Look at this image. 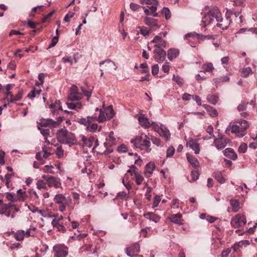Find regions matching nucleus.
<instances>
[{
  "label": "nucleus",
  "mask_w": 257,
  "mask_h": 257,
  "mask_svg": "<svg viewBox=\"0 0 257 257\" xmlns=\"http://www.w3.org/2000/svg\"><path fill=\"white\" fill-rule=\"evenodd\" d=\"M231 22L230 18L227 14L225 19L222 18L221 14L217 7L211 8L205 14L202 19L204 28L212 25H216L217 27L222 30L227 29Z\"/></svg>",
  "instance_id": "1"
},
{
  "label": "nucleus",
  "mask_w": 257,
  "mask_h": 257,
  "mask_svg": "<svg viewBox=\"0 0 257 257\" xmlns=\"http://www.w3.org/2000/svg\"><path fill=\"white\" fill-rule=\"evenodd\" d=\"M249 127V123L247 121L244 119H241L235 124L229 125L225 130V133L231 131V133L239 138H242L246 134V130Z\"/></svg>",
  "instance_id": "2"
},
{
  "label": "nucleus",
  "mask_w": 257,
  "mask_h": 257,
  "mask_svg": "<svg viewBox=\"0 0 257 257\" xmlns=\"http://www.w3.org/2000/svg\"><path fill=\"white\" fill-rule=\"evenodd\" d=\"M131 143L136 148L141 150H145L146 152L149 153L151 151L150 148V138L146 134L138 136L131 141Z\"/></svg>",
  "instance_id": "3"
},
{
  "label": "nucleus",
  "mask_w": 257,
  "mask_h": 257,
  "mask_svg": "<svg viewBox=\"0 0 257 257\" xmlns=\"http://www.w3.org/2000/svg\"><path fill=\"white\" fill-rule=\"evenodd\" d=\"M57 139L59 142L70 146L75 142V136L74 134L67 131L65 128H61L57 133Z\"/></svg>",
  "instance_id": "4"
},
{
  "label": "nucleus",
  "mask_w": 257,
  "mask_h": 257,
  "mask_svg": "<svg viewBox=\"0 0 257 257\" xmlns=\"http://www.w3.org/2000/svg\"><path fill=\"white\" fill-rule=\"evenodd\" d=\"M99 110V114L97 117L96 115H93V119L97 120L99 122H103L107 120L111 119L114 115V112L111 105L103 109H99L98 108L95 109V111Z\"/></svg>",
  "instance_id": "5"
},
{
  "label": "nucleus",
  "mask_w": 257,
  "mask_h": 257,
  "mask_svg": "<svg viewBox=\"0 0 257 257\" xmlns=\"http://www.w3.org/2000/svg\"><path fill=\"white\" fill-rule=\"evenodd\" d=\"M152 126L154 130L157 132L161 137L164 138L166 141L170 140L171 133L164 124H161L159 125L157 123L152 121Z\"/></svg>",
  "instance_id": "6"
},
{
  "label": "nucleus",
  "mask_w": 257,
  "mask_h": 257,
  "mask_svg": "<svg viewBox=\"0 0 257 257\" xmlns=\"http://www.w3.org/2000/svg\"><path fill=\"white\" fill-rule=\"evenodd\" d=\"M55 257H65L68 254V248L64 244H56L53 247Z\"/></svg>",
  "instance_id": "7"
},
{
  "label": "nucleus",
  "mask_w": 257,
  "mask_h": 257,
  "mask_svg": "<svg viewBox=\"0 0 257 257\" xmlns=\"http://www.w3.org/2000/svg\"><path fill=\"white\" fill-rule=\"evenodd\" d=\"M246 223L245 216L243 214H237L230 221V224L234 228L240 227Z\"/></svg>",
  "instance_id": "8"
},
{
  "label": "nucleus",
  "mask_w": 257,
  "mask_h": 257,
  "mask_svg": "<svg viewBox=\"0 0 257 257\" xmlns=\"http://www.w3.org/2000/svg\"><path fill=\"white\" fill-rule=\"evenodd\" d=\"M42 177L46 180L49 187H54L56 189L62 187L60 178L47 175H43Z\"/></svg>",
  "instance_id": "9"
},
{
  "label": "nucleus",
  "mask_w": 257,
  "mask_h": 257,
  "mask_svg": "<svg viewBox=\"0 0 257 257\" xmlns=\"http://www.w3.org/2000/svg\"><path fill=\"white\" fill-rule=\"evenodd\" d=\"M140 3L142 5L146 4L149 6L148 8L151 11L153 17H157L159 16L158 13H157V6L159 4L157 0H141Z\"/></svg>",
  "instance_id": "10"
},
{
  "label": "nucleus",
  "mask_w": 257,
  "mask_h": 257,
  "mask_svg": "<svg viewBox=\"0 0 257 257\" xmlns=\"http://www.w3.org/2000/svg\"><path fill=\"white\" fill-rule=\"evenodd\" d=\"M54 201L55 203L58 204H70L71 203L72 200L69 195L57 194L54 198Z\"/></svg>",
  "instance_id": "11"
},
{
  "label": "nucleus",
  "mask_w": 257,
  "mask_h": 257,
  "mask_svg": "<svg viewBox=\"0 0 257 257\" xmlns=\"http://www.w3.org/2000/svg\"><path fill=\"white\" fill-rule=\"evenodd\" d=\"M153 53V58L158 63H162L166 59V52L163 49H155Z\"/></svg>",
  "instance_id": "12"
},
{
  "label": "nucleus",
  "mask_w": 257,
  "mask_h": 257,
  "mask_svg": "<svg viewBox=\"0 0 257 257\" xmlns=\"http://www.w3.org/2000/svg\"><path fill=\"white\" fill-rule=\"evenodd\" d=\"M49 108L53 115L60 114V112L63 111L61 103L59 100H56L55 102H51Z\"/></svg>",
  "instance_id": "13"
},
{
  "label": "nucleus",
  "mask_w": 257,
  "mask_h": 257,
  "mask_svg": "<svg viewBox=\"0 0 257 257\" xmlns=\"http://www.w3.org/2000/svg\"><path fill=\"white\" fill-rule=\"evenodd\" d=\"M64 117L62 116L58 117L56 121H54L51 118H47L43 119L41 122V124L42 126H49L55 127L61 123Z\"/></svg>",
  "instance_id": "14"
},
{
  "label": "nucleus",
  "mask_w": 257,
  "mask_h": 257,
  "mask_svg": "<svg viewBox=\"0 0 257 257\" xmlns=\"http://www.w3.org/2000/svg\"><path fill=\"white\" fill-rule=\"evenodd\" d=\"M197 141V140L190 139L187 142V146L193 150L195 154H198L200 153V145Z\"/></svg>",
  "instance_id": "15"
},
{
  "label": "nucleus",
  "mask_w": 257,
  "mask_h": 257,
  "mask_svg": "<svg viewBox=\"0 0 257 257\" xmlns=\"http://www.w3.org/2000/svg\"><path fill=\"white\" fill-rule=\"evenodd\" d=\"M151 42L155 44L154 46L155 49H163V48H165L166 47V41L164 40L159 36H156L151 41Z\"/></svg>",
  "instance_id": "16"
},
{
  "label": "nucleus",
  "mask_w": 257,
  "mask_h": 257,
  "mask_svg": "<svg viewBox=\"0 0 257 257\" xmlns=\"http://www.w3.org/2000/svg\"><path fill=\"white\" fill-rule=\"evenodd\" d=\"M230 142V140L227 139L215 138L214 143L216 148L218 149H222L225 148L227 144Z\"/></svg>",
  "instance_id": "17"
},
{
  "label": "nucleus",
  "mask_w": 257,
  "mask_h": 257,
  "mask_svg": "<svg viewBox=\"0 0 257 257\" xmlns=\"http://www.w3.org/2000/svg\"><path fill=\"white\" fill-rule=\"evenodd\" d=\"M140 250V246L139 244L136 243L126 248V253L127 255L130 257H135V255L132 254V253L139 252Z\"/></svg>",
  "instance_id": "18"
},
{
  "label": "nucleus",
  "mask_w": 257,
  "mask_h": 257,
  "mask_svg": "<svg viewBox=\"0 0 257 257\" xmlns=\"http://www.w3.org/2000/svg\"><path fill=\"white\" fill-rule=\"evenodd\" d=\"M138 119L139 124L145 128H149L151 125H152V122L151 123L149 121V119L145 117L144 114L139 116Z\"/></svg>",
  "instance_id": "19"
},
{
  "label": "nucleus",
  "mask_w": 257,
  "mask_h": 257,
  "mask_svg": "<svg viewBox=\"0 0 257 257\" xmlns=\"http://www.w3.org/2000/svg\"><path fill=\"white\" fill-rule=\"evenodd\" d=\"M182 215L181 213H177L175 214H172L169 217V219L170 221L182 225L183 224V220L182 219Z\"/></svg>",
  "instance_id": "20"
},
{
  "label": "nucleus",
  "mask_w": 257,
  "mask_h": 257,
  "mask_svg": "<svg viewBox=\"0 0 257 257\" xmlns=\"http://www.w3.org/2000/svg\"><path fill=\"white\" fill-rule=\"evenodd\" d=\"M249 244V241L247 240H240L237 242L235 243L232 246L234 251H237L240 248L246 247Z\"/></svg>",
  "instance_id": "21"
},
{
  "label": "nucleus",
  "mask_w": 257,
  "mask_h": 257,
  "mask_svg": "<svg viewBox=\"0 0 257 257\" xmlns=\"http://www.w3.org/2000/svg\"><path fill=\"white\" fill-rule=\"evenodd\" d=\"M179 50L176 48H170L167 51L168 59L170 61H172L179 56Z\"/></svg>",
  "instance_id": "22"
},
{
  "label": "nucleus",
  "mask_w": 257,
  "mask_h": 257,
  "mask_svg": "<svg viewBox=\"0 0 257 257\" xmlns=\"http://www.w3.org/2000/svg\"><path fill=\"white\" fill-rule=\"evenodd\" d=\"M80 137L81 138V141L83 143L89 148H91L92 146L95 141V138L93 137L86 138L84 136L82 135L80 136Z\"/></svg>",
  "instance_id": "23"
},
{
  "label": "nucleus",
  "mask_w": 257,
  "mask_h": 257,
  "mask_svg": "<svg viewBox=\"0 0 257 257\" xmlns=\"http://www.w3.org/2000/svg\"><path fill=\"white\" fill-rule=\"evenodd\" d=\"M23 95V91L20 90L16 95H14L12 94L9 98H8L7 101L9 103H14L16 101H19L22 98Z\"/></svg>",
  "instance_id": "24"
},
{
  "label": "nucleus",
  "mask_w": 257,
  "mask_h": 257,
  "mask_svg": "<svg viewBox=\"0 0 257 257\" xmlns=\"http://www.w3.org/2000/svg\"><path fill=\"white\" fill-rule=\"evenodd\" d=\"M144 23L147 26L154 28L158 26V20L149 16H146L144 19Z\"/></svg>",
  "instance_id": "25"
},
{
  "label": "nucleus",
  "mask_w": 257,
  "mask_h": 257,
  "mask_svg": "<svg viewBox=\"0 0 257 257\" xmlns=\"http://www.w3.org/2000/svg\"><path fill=\"white\" fill-rule=\"evenodd\" d=\"M223 152L224 156L232 160H234L237 159V156L236 154L231 148H226L223 151Z\"/></svg>",
  "instance_id": "26"
},
{
  "label": "nucleus",
  "mask_w": 257,
  "mask_h": 257,
  "mask_svg": "<svg viewBox=\"0 0 257 257\" xmlns=\"http://www.w3.org/2000/svg\"><path fill=\"white\" fill-rule=\"evenodd\" d=\"M14 206H15L12 203H4L3 200L0 199V214L8 211L11 208Z\"/></svg>",
  "instance_id": "27"
},
{
  "label": "nucleus",
  "mask_w": 257,
  "mask_h": 257,
  "mask_svg": "<svg viewBox=\"0 0 257 257\" xmlns=\"http://www.w3.org/2000/svg\"><path fill=\"white\" fill-rule=\"evenodd\" d=\"M144 217L152 221L157 223L160 219V217L152 212H148L144 214Z\"/></svg>",
  "instance_id": "28"
},
{
  "label": "nucleus",
  "mask_w": 257,
  "mask_h": 257,
  "mask_svg": "<svg viewBox=\"0 0 257 257\" xmlns=\"http://www.w3.org/2000/svg\"><path fill=\"white\" fill-rule=\"evenodd\" d=\"M207 101L211 104L215 105L219 101V96L218 93L209 94L207 96Z\"/></svg>",
  "instance_id": "29"
},
{
  "label": "nucleus",
  "mask_w": 257,
  "mask_h": 257,
  "mask_svg": "<svg viewBox=\"0 0 257 257\" xmlns=\"http://www.w3.org/2000/svg\"><path fill=\"white\" fill-rule=\"evenodd\" d=\"M66 104L68 108L73 110H77L81 109L82 107V104L79 102H66Z\"/></svg>",
  "instance_id": "30"
},
{
  "label": "nucleus",
  "mask_w": 257,
  "mask_h": 257,
  "mask_svg": "<svg viewBox=\"0 0 257 257\" xmlns=\"http://www.w3.org/2000/svg\"><path fill=\"white\" fill-rule=\"evenodd\" d=\"M202 106L206 110L210 116L212 117H215L217 115V111L211 106L206 104H203Z\"/></svg>",
  "instance_id": "31"
},
{
  "label": "nucleus",
  "mask_w": 257,
  "mask_h": 257,
  "mask_svg": "<svg viewBox=\"0 0 257 257\" xmlns=\"http://www.w3.org/2000/svg\"><path fill=\"white\" fill-rule=\"evenodd\" d=\"M155 165L152 162H149L145 166V174L146 176L149 175L150 176L153 173Z\"/></svg>",
  "instance_id": "32"
},
{
  "label": "nucleus",
  "mask_w": 257,
  "mask_h": 257,
  "mask_svg": "<svg viewBox=\"0 0 257 257\" xmlns=\"http://www.w3.org/2000/svg\"><path fill=\"white\" fill-rule=\"evenodd\" d=\"M87 128L91 132H95L97 131H98V132H100L101 130V126H98L97 123H93L92 121H90Z\"/></svg>",
  "instance_id": "33"
},
{
  "label": "nucleus",
  "mask_w": 257,
  "mask_h": 257,
  "mask_svg": "<svg viewBox=\"0 0 257 257\" xmlns=\"http://www.w3.org/2000/svg\"><path fill=\"white\" fill-rule=\"evenodd\" d=\"M213 176L220 184H223L226 181V179L220 171L215 172L213 174Z\"/></svg>",
  "instance_id": "34"
},
{
  "label": "nucleus",
  "mask_w": 257,
  "mask_h": 257,
  "mask_svg": "<svg viewBox=\"0 0 257 257\" xmlns=\"http://www.w3.org/2000/svg\"><path fill=\"white\" fill-rule=\"evenodd\" d=\"M186 157L188 161L194 167L197 168L199 166V162L198 160L188 154H186Z\"/></svg>",
  "instance_id": "35"
},
{
  "label": "nucleus",
  "mask_w": 257,
  "mask_h": 257,
  "mask_svg": "<svg viewBox=\"0 0 257 257\" xmlns=\"http://www.w3.org/2000/svg\"><path fill=\"white\" fill-rule=\"evenodd\" d=\"M230 202L232 207V211L234 212H238L240 208V203L239 201L234 199H231Z\"/></svg>",
  "instance_id": "36"
},
{
  "label": "nucleus",
  "mask_w": 257,
  "mask_h": 257,
  "mask_svg": "<svg viewBox=\"0 0 257 257\" xmlns=\"http://www.w3.org/2000/svg\"><path fill=\"white\" fill-rule=\"evenodd\" d=\"M135 182L137 185L141 184L144 180V177L139 172H135Z\"/></svg>",
  "instance_id": "37"
},
{
  "label": "nucleus",
  "mask_w": 257,
  "mask_h": 257,
  "mask_svg": "<svg viewBox=\"0 0 257 257\" xmlns=\"http://www.w3.org/2000/svg\"><path fill=\"white\" fill-rule=\"evenodd\" d=\"M213 81L215 83L216 85H218L220 83L224 82H228L229 81V77L228 75H226L224 77H221L219 78H214Z\"/></svg>",
  "instance_id": "38"
},
{
  "label": "nucleus",
  "mask_w": 257,
  "mask_h": 257,
  "mask_svg": "<svg viewBox=\"0 0 257 257\" xmlns=\"http://www.w3.org/2000/svg\"><path fill=\"white\" fill-rule=\"evenodd\" d=\"M47 183H46L43 180H39L36 182L37 188L40 190L42 189L47 190Z\"/></svg>",
  "instance_id": "39"
},
{
  "label": "nucleus",
  "mask_w": 257,
  "mask_h": 257,
  "mask_svg": "<svg viewBox=\"0 0 257 257\" xmlns=\"http://www.w3.org/2000/svg\"><path fill=\"white\" fill-rule=\"evenodd\" d=\"M104 64H105V67H115L114 70H116L117 68V67L116 66L114 62L110 60H106L105 61H101L99 63V65L100 66H102Z\"/></svg>",
  "instance_id": "40"
},
{
  "label": "nucleus",
  "mask_w": 257,
  "mask_h": 257,
  "mask_svg": "<svg viewBox=\"0 0 257 257\" xmlns=\"http://www.w3.org/2000/svg\"><path fill=\"white\" fill-rule=\"evenodd\" d=\"M81 94L76 92H72L69 95V98L72 101L79 100L81 98Z\"/></svg>",
  "instance_id": "41"
},
{
  "label": "nucleus",
  "mask_w": 257,
  "mask_h": 257,
  "mask_svg": "<svg viewBox=\"0 0 257 257\" xmlns=\"http://www.w3.org/2000/svg\"><path fill=\"white\" fill-rule=\"evenodd\" d=\"M202 69L204 72H211L214 69V67L211 63H207L202 66Z\"/></svg>",
  "instance_id": "42"
},
{
  "label": "nucleus",
  "mask_w": 257,
  "mask_h": 257,
  "mask_svg": "<svg viewBox=\"0 0 257 257\" xmlns=\"http://www.w3.org/2000/svg\"><path fill=\"white\" fill-rule=\"evenodd\" d=\"M15 237L17 240H23L25 237V231L23 230L17 231L15 234Z\"/></svg>",
  "instance_id": "43"
},
{
  "label": "nucleus",
  "mask_w": 257,
  "mask_h": 257,
  "mask_svg": "<svg viewBox=\"0 0 257 257\" xmlns=\"http://www.w3.org/2000/svg\"><path fill=\"white\" fill-rule=\"evenodd\" d=\"M161 14L165 16L166 20L169 19L171 17V13L170 10L166 7H164L162 9Z\"/></svg>",
  "instance_id": "44"
},
{
  "label": "nucleus",
  "mask_w": 257,
  "mask_h": 257,
  "mask_svg": "<svg viewBox=\"0 0 257 257\" xmlns=\"http://www.w3.org/2000/svg\"><path fill=\"white\" fill-rule=\"evenodd\" d=\"M172 80L175 81L179 86H182L184 84V80L178 75H173Z\"/></svg>",
  "instance_id": "45"
},
{
  "label": "nucleus",
  "mask_w": 257,
  "mask_h": 257,
  "mask_svg": "<svg viewBox=\"0 0 257 257\" xmlns=\"http://www.w3.org/2000/svg\"><path fill=\"white\" fill-rule=\"evenodd\" d=\"M41 92V90L39 89L36 90L35 88H34L28 94V97L30 98H34L37 95H40Z\"/></svg>",
  "instance_id": "46"
},
{
  "label": "nucleus",
  "mask_w": 257,
  "mask_h": 257,
  "mask_svg": "<svg viewBox=\"0 0 257 257\" xmlns=\"http://www.w3.org/2000/svg\"><path fill=\"white\" fill-rule=\"evenodd\" d=\"M113 134L114 133L112 131H111L109 133L108 138H106V139L107 143L106 142L104 143L105 146H106L107 143H109V145H111L114 143L115 139L113 137Z\"/></svg>",
  "instance_id": "47"
},
{
  "label": "nucleus",
  "mask_w": 257,
  "mask_h": 257,
  "mask_svg": "<svg viewBox=\"0 0 257 257\" xmlns=\"http://www.w3.org/2000/svg\"><path fill=\"white\" fill-rule=\"evenodd\" d=\"M94 120L93 119V115L92 116H88L87 117V118H82L80 119L79 121V122L85 125H86L87 127L88 126V123H89L90 121H93Z\"/></svg>",
  "instance_id": "48"
},
{
  "label": "nucleus",
  "mask_w": 257,
  "mask_h": 257,
  "mask_svg": "<svg viewBox=\"0 0 257 257\" xmlns=\"http://www.w3.org/2000/svg\"><path fill=\"white\" fill-rule=\"evenodd\" d=\"M141 234L145 237H147L151 235V227H146L141 230Z\"/></svg>",
  "instance_id": "49"
},
{
  "label": "nucleus",
  "mask_w": 257,
  "mask_h": 257,
  "mask_svg": "<svg viewBox=\"0 0 257 257\" xmlns=\"http://www.w3.org/2000/svg\"><path fill=\"white\" fill-rule=\"evenodd\" d=\"M12 84H8L6 86V91L5 93V99L8 100V98H9L13 93L10 90L11 89Z\"/></svg>",
  "instance_id": "50"
},
{
  "label": "nucleus",
  "mask_w": 257,
  "mask_h": 257,
  "mask_svg": "<svg viewBox=\"0 0 257 257\" xmlns=\"http://www.w3.org/2000/svg\"><path fill=\"white\" fill-rule=\"evenodd\" d=\"M5 197L9 201L11 202L17 201L16 196L14 193L7 192L5 194Z\"/></svg>",
  "instance_id": "51"
},
{
  "label": "nucleus",
  "mask_w": 257,
  "mask_h": 257,
  "mask_svg": "<svg viewBox=\"0 0 257 257\" xmlns=\"http://www.w3.org/2000/svg\"><path fill=\"white\" fill-rule=\"evenodd\" d=\"M252 73V70L250 67H245L242 69L241 71L242 76L244 77H247L249 74Z\"/></svg>",
  "instance_id": "52"
},
{
  "label": "nucleus",
  "mask_w": 257,
  "mask_h": 257,
  "mask_svg": "<svg viewBox=\"0 0 257 257\" xmlns=\"http://www.w3.org/2000/svg\"><path fill=\"white\" fill-rule=\"evenodd\" d=\"M175 151V148L172 146H170L167 150L166 157L167 158L172 157L174 154Z\"/></svg>",
  "instance_id": "53"
},
{
  "label": "nucleus",
  "mask_w": 257,
  "mask_h": 257,
  "mask_svg": "<svg viewBox=\"0 0 257 257\" xmlns=\"http://www.w3.org/2000/svg\"><path fill=\"white\" fill-rule=\"evenodd\" d=\"M138 29L140 30V33L144 36H147L150 33V31L147 27H139Z\"/></svg>",
  "instance_id": "54"
},
{
  "label": "nucleus",
  "mask_w": 257,
  "mask_h": 257,
  "mask_svg": "<svg viewBox=\"0 0 257 257\" xmlns=\"http://www.w3.org/2000/svg\"><path fill=\"white\" fill-rule=\"evenodd\" d=\"M247 146L246 143H242L238 147V151L240 153H244L247 150Z\"/></svg>",
  "instance_id": "55"
},
{
  "label": "nucleus",
  "mask_w": 257,
  "mask_h": 257,
  "mask_svg": "<svg viewBox=\"0 0 257 257\" xmlns=\"http://www.w3.org/2000/svg\"><path fill=\"white\" fill-rule=\"evenodd\" d=\"M54 167L51 165H46L43 169V171L45 173H50L54 174L55 172L53 171Z\"/></svg>",
  "instance_id": "56"
},
{
  "label": "nucleus",
  "mask_w": 257,
  "mask_h": 257,
  "mask_svg": "<svg viewBox=\"0 0 257 257\" xmlns=\"http://www.w3.org/2000/svg\"><path fill=\"white\" fill-rule=\"evenodd\" d=\"M73 60H74L75 62H76V61L75 60V59L74 58H72L71 57H64L62 58V61L64 63H70L71 65L73 64Z\"/></svg>",
  "instance_id": "57"
},
{
  "label": "nucleus",
  "mask_w": 257,
  "mask_h": 257,
  "mask_svg": "<svg viewBox=\"0 0 257 257\" xmlns=\"http://www.w3.org/2000/svg\"><path fill=\"white\" fill-rule=\"evenodd\" d=\"M160 201H161L160 196H159L158 195L156 196L154 199L152 207L153 208L157 207L158 206Z\"/></svg>",
  "instance_id": "58"
},
{
  "label": "nucleus",
  "mask_w": 257,
  "mask_h": 257,
  "mask_svg": "<svg viewBox=\"0 0 257 257\" xmlns=\"http://www.w3.org/2000/svg\"><path fill=\"white\" fill-rule=\"evenodd\" d=\"M152 142L153 144L155 145L156 146L159 147L161 145V141L159 138H157L155 137L152 136L150 139Z\"/></svg>",
  "instance_id": "59"
},
{
  "label": "nucleus",
  "mask_w": 257,
  "mask_h": 257,
  "mask_svg": "<svg viewBox=\"0 0 257 257\" xmlns=\"http://www.w3.org/2000/svg\"><path fill=\"white\" fill-rule=\"evenodd\" d=\"M55 153L59 158L63 156L64 151L61 147H57L55 150Z\"/></svg>",
  "instance_id": "60"
},
{
  "label": "nucleus",
  "mask_w": 257,
  "mask_h": 257,
  "mask_svg": "<svg viewBox=\"0 0 257 257\" xmlns=\"http://www.w3.org/2000/svg\"><path fill=\"white\" fill-rule=\"evenodd\" d=\"M248 104V102H242L241 103L239 104L237 106V110L239 111H243L246 109L247 105Z\"/></svg>",
  "instance_id": "61"
},
{
  "label": "nucleus",
  "mask_w": 257,
  "mask_h": 257,
  "mask_svg": "<svg viewBox=\"0 0 257 257\" xmlns=\"http://www.w3.org/2000/svg\"><path fill=\"white\" fill-rule=\"evenodd\" d=\"M191 176L193 181L197 180L199 178V172L197 170H193L191 172Z\"/></svg>",
  "instance_id": "62"
},
{
  "label": "nucleus",
  "mask_w": 257,
  "mask_h": 257,
  "mask_svg": "<svg viewBox=\"0 0 257 257\" xmlns=\"http://www.w3.org/2000/svg\"><path fill=\"white\" fill-rule=\"evenodd\" d=\"M75 15L74 12H69L64 17V20L65 22H68L70 19L72 18Z\"/></svg>",
  "instance_id": "63"
},
{
  "label": "nucleus",
  "mask_w": 257,
  "mask_h": 257,
  "mask_svg": "<svg viewBox=\"0 0 257 257\" xmlns=\"http://www.w3.org/2000/svg\"><path fill=\"white\" fill-rule=\"evenodd\" d=\"M159 67L158 64H155L152 68V73L153 75H156L158 73Z\"/></svg>",
  "instance_id": "64"
}]
</instances>
